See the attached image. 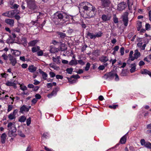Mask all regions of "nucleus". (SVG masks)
<instances>
[{
    "mask_svg": "<svg viewBox=\"0 0 151 151\" xmlns=\"http://www.w3.org/2000/svg\"><path fill=\"white\" fill-rule=\"evenodd\" d=\"M80 7L86 11V18H91L94 17L96 14V9L90 3L85 2L81 3Z\"/></svg>",
    "mask_w": 151,
    "mask_h": 151,
    "instance_id": "nucleus-1",
    "label": "nucleus"
},
{
    "mask_svg": "<svg viewBox=\"0 0 151 151\" xmlns=\"http://www.w3.org/2000/svg\"><path fill=\"white\" fill-rule=\"evenodd\" d=\"M55 16L57 18L60 20H63L64 21L66 22L69 19V16L68 15L64 12H57L55 14Z\"/></svg>",
    "mask_w": 151,
    "mask_h": 151,
    "instance_id": "nucleus-2",
    "label": "nucleus"
},
{
    "mask_svg": "<svg viewBox=\"0 0 151 151\" xmlns=\"http://www.w3.org/2000/svg\"><path fill=\"white\" fill-rule=\"evenodd\" d=\"M19 10L14 9L3 13L2 15L9 18H12L14 17L15 15L19 14Z\"/></svg>",
    "mask_w": 151,
    "mask_h": 151,
    "instance_id": "nucleus-3",
    "label": "nucleus"
},
{
    "mask_svg": "<svg viewBox=\"0 0 151 151\" xmlns=\"http://www.w3.org/2000/svg\"><path fill=\"white\" fill-rule=\"evenodd\" d=\"M27 4V7L30 9L34 10L37 8L35 1L33 0H28Z\"/></svg>",
    "mask_w": 151,
    "mask_h": 151,
    "instance_id": "nucleus-4",
    "label": "nucleus"
},
{
    "mask_svg": "<svg viewBox=\"0 0 151 151\" xmlns=\"http://www.w3.org/2000/svg\"><path fill=\"white\" fill-rule=\"evenodd\" d=\"M101 6L103 8H107L111 4L110 0H100Z\"/></svg>",
    "mask_w": 151,
    "mask_h": 151,
    "instance_id": "nucleus-5",
    "label": "nucleus"
},
{
    "mask_svg": "<svg viewBox=\"0 0 151 151\" xmlns=\"http://www.w3.org/2000/svg\"><path fill=\"white\" fill-rule=\"evenodd\" d=\"M128 13L127 12H124L122 16V21L125 26H127L128 22Z\"/></svg>",
    "mask_w": 151,
    "mask_h": 151,
    "instance_id": "nucleus-6",
    "label": "nucleus"
},
{
    "mask_svg": "<svg viewBox=\"0 0 151 151\" xmlns=\"http://www.w3.org/2000/svg\"><path fill=\"white\" fill-rule=\"evenodd\" d=\"M140 143L142 146H144L146 148L151 149V143L148 142H145L144 139L141 140Z\"/></svg>",
    "mask_w": 151,
    "mask_h": 151,
    "instance_id": "nucleus-7",
    "label": "nucleus"
},
{
    "mask_svg": "<svg viewBox=\"0 0 151 151\" xmlns=\"http://www.w3.org/2000/svg\"><path fill=\"white\" fill-rule=\"evenodd\" d=\"M17 129L16 127H13V129L9 130L8 135L9 137H15L17 134L16 133Z\"/></svg>",
    "mask_w": 151,
    "mask_h": 151,
    "instance_id": "nucleus-8",
    "label": "nucleus"
},
{
    "mask_svg": "<svg viewBox=\"0 0 151 151\" xmlns=\"http://www.w3.org/2000/svg\"><path fill=\"white\" fill-rule=\"evenodd\" d=\"M111 16L109 14H103L101 16V19L104 22H106L109 21L111 18Z\"/></svg>",
    "mask_w": 151,
    "mask_h": 151,
    "instance_id": "nucleus-9",
    "label": "nucleus"
},
{
    "mask_svg": "<svg viewBox=\"0 0 151 151\" xmlns=\"http://www.w3.org/2000/svg\"><path fill=\"white\" fill-rule=\"evenodd\" d=\"M115 73H114L112 72H110L106 73L104 76L106 77V79H108L109 80H111L113 79L115 77Z\"/></svg>",
    "mask_w": 151,
    "mask_h": 151,
    "instance_id": "nucleus-10",
    "label": "nucleus"
},
{
    "mask_svg": "<svg viewBox=\"0 0 151 151\" xmlns=\"http://www.w3.org/2000/svg\"><path fill=\"white\" fill-rule=\"evenodd\" d=\"M8 56L9 57V59L11 61L12 65L13 66H15L17 62L16 59L14 58L13 56L12 55L10 54L8 55Z\"/></svg>",
    "mask_w": 151,
    "mask_h": 151,
    "instance_id": "nucleus-11",
    "label": "nucleus"
},
{
    "mask_svg": "<svg viewBox=\"0 0 151 151\" xmlns=\"http://www.w3.org/2000/svg\"><path fill=\"white\" fill-rule=\"evenodd\" d=\"M126 6L124 3L122 2L118 4L117 9L120 11H122L125 9Z\"/></svg>",
    "mask_w": 151,
    "mask_h": 151,
    "instance_id": "nucleus-12",
    "label": "nucleus"
},
{
    "mask_svg": "<svg viewBox=\"0 0 151 151\" xmlns=\"http://www.w3.org/2000/svg\"><path fill=\"white\" fill-rule=\"evenodd\" d=\"M29 108L27 107L25 105H23L20 109L19 112L22 113H24L25 112L28 111Z\"/></svg>",
    "mask_w": 151,
    "mask_h": 151,
    "instance_id": "nucleus-13",
    "label": "nucleus"
},
{
    "mask_svg": "<svg viewBox=\"0 0 151 151\" xmlns=\"http://www.w3.org/2000/svg\"><path fill=\"white\" fill-rule=\"evenodd\" d=\"M58 90V88H55L53 90L52 92L48 94L47 95V96L49 98H51L53 96L56 95Z\"/></svg>",
    "mask_w": 151,
    "mask_h": 151,
    "instance_id": "nucleus-14",
    "label": "nucleus"
},
{
    "mask_svg": "<svg viewBox=\"0 0 151 151\" xmlns=\"http://www.w3.org/2000/svg\"><path fill=\"white\" fill-rule=\"evenodd\" d=\"M5 22L9 24L11 27H12L14 26V21L13 19H6L5 20Z\"/></svg>",
    "mask_w": 151,
    "mask_h": 151,
    "instance_id": "nucleus-15",
    "label": "nucleus"
},
{
    "mask_svg": "<svg viewBox=\"0 0 151 151\" xmlns=\"http://www.w3.org/2000/svg\"><path fill=\"white\" fill-rule=\"evenodd\" d=\"M39 72L42 75L43 79L44 80H46L48 76L47 74L43 71L41 69H39Z\"/></svg>",
    "mask_w": 151,
    "mask_h": 151,
    "instance_id": "nucleus-16",
    "label": "nucleus"
},
{
    "mask_svg": "<svg viewBox=\"0 0 151 151\" xmlns=\"http://www.w3.org/2000/svg\"><path fill=\"white\" fill-rule=\"evenodd\" d=\"M11 51L13 55L17 56H19L21 53V52L18 50H14L11 49Z\"/></svg>",
    "mask_w": 151,
    "mask_h": 151,
    "instance_id": "nucleus-17",
    "label": "nucleus"
},
{
    "mask_svg": "<svg viewBox=\"0 0 151 151\" xmlns=\"http://www.w3.org/2000/svg\"><path fill=\"white\" fill-rule=\"evenodd\" d=\"M99 60L102 62L104 63L106 62L109 60L108 58L105 56L103 55L99 58Z\"/></svg>",
    "mask_w": 151,
    "mask_h": 151,
    "instance_id": "nucleus-18",
    "label": "nucleus"
},
{
    "mask_svg": "<svg viewBox=\"0 0 151 151\" xmlns=\"http://www.w3.org/2000/svg\"><path fill=\"white\" fill-rule=\"evenodd\" d=\"M28 69L30 72L34 73L36 71L37 68L34 65H32L29 66Z\"/></svg>",
    "mask_w": 151,
    "mask_h": 151,
    "instance_id": "nucleus-19",
    "label": "nucleus"
},
{
    "mask_svg": "<svg viewBox=\"0 0 151 151\" xmlns=\"http://www.w3.org/2000/svg\"><path fill=\"white\" fill-rule=\"evenodd\" d=\"M6 136V135L5 133H4L1 134V142L2 143L4 144L5 142Z\"/></svg>",
    "mask_w": 151,
    "mask_h": 151,
    "instance_id": "nucleus-20",
    "label": "nucleus"
},
{
    "mask_svg": "<svg viewBox=\"0 0 151 151\" xmlns=\"http://www.w3.org/2000/svg\"><path fill=\"white\" fill-rule=\"evenodd\" d=\"M57 34L59 36V37L61 39H64L66 36V34L62 32H57Z\"/></svg>",
    "mask_w": 151,
    "mask_h": 151,
    "instance_id": "nucleus-21",
    "label": "nucleus"
},
{
    "mask_svg": "<svg viewBox=\"0 0 151 151\" xmlns=\"http://www.w3.org/2000/svg\"><path fill=\"white\" fill-rule=\"evenodd\" d=\"M127 132L126 134L123 136L120 139V142L121 144H124L125 143L126 141L127 136L126 135L128 134Z\"/></svg>",
    "mask_w": 151,
    "mask_h": 151,
    "instance_id": "nucleus-22",
    "label": "nucleus"
},
{
    "mask_svg": "<svg viewBox=\"0 0 151 151\" xmlns=\"http://www.w3.org/2000/svg\"><path fill=\"white\" fill-rule=\"evenodd\" d=\"M87 35L91 39H95L96 38L95 34L88 32L87 33Z\"/></svg>",
    "mask_w": 151,
    "mask_h": 151,
    "instance_id": "nucleus-23",
    "label": "nucleus"
},
{
    "mask_svg": "<svg viewBox=\"0 0 151 151\" xmlns=\"http://www.w3.org/2000/svg\"><path fill=\"white\" fill-rule=\"evenodd\" d=\"M131 69L130 71L131 73H133L135 71L136 65L135 63L132 64L131 65Z\"/></svg>",
    "mask_w": 151,
    "mask_h": 151,
    "instance_id": "nucleus-24",
    "label": "nucleus"
},
{
    "mask_svg": "<svg viewBox=\"0 0 151 151\" xmlns=\"http://www.w3.org/2000/svg\"><path fill=\"white\" fill-rule=\"evenodd\" d=\"M52 58L53 61L57 64L59 63L60 62V56H57L56 58L54 57H53Z\"/></svg>",
    "mask_w": 151,
    "mask_h": 151,
    "instance_id": "nucleus-25",
    "label": "nucleus"
},
{
    "mask_svg": "<svg viewBox=\"0 0 151 151\" xmlns=\"http://www.w3.org/2000/svg\"><path fill=\"white\" fill-rule=\"evenodd\" d=\"M6 85L8 86H13L16 87V84L14 82L12 81H8L6 83Z\"/></svg>",
    "mask_w": 151,
    "mask_h": 151,
    "instance_id": "nucleus-26",
    "label": "nucleus"
},
{
    "mask_svg": "<svg viewBox=\"0 0 151 151\" xmlns=\"http://www.w3.org/2000/svg\"><path fill=\"white\" fill-rule=\"evenodd\" d=\"M38 41L36 40H32L30 41L28 43L29 45L30 46H34L37 42Z\"/></svg>",
    "mask_w": 151,
    "mask_h": 151,
    "instance_id": "nucleus-27",
    "label": "nucleus"
},
{
    "mask_svg": "<svg viewBox=\"0 0 151 151\" xmlns=\"http://www.w3.org/2000/svg\"><path fill=\"white\" fill-rule=\"evenodd\" d=\"M100 54V51L99 50H96L93 51L92 54L96 57L99 56Z\"/></svg>",
    "mask_w": 151,
    "mask_h": 151,
    "instance_id": "nucleus-28",
    "label": "nucleus"
},
{
    "mask_svg": "<svg viewBox=\"0 0 151 151\" xmlns=\"http://www.w3.org/2000/svg\"><path fill=\"white\" fill-rule=\"evenodd\" d=\"M77 60H71L69 63V64L70 65H76L77 64Z\"/></svg>",
    "mask_w": 151,
    "mask_h": 151,
    "instance_id": "nucleus-29",
    "label": "nucleus"
},
{
    "mask_svg": "<svg viewBox=\"0 0 151 151\" xmlns=\"http://www.w3.org/2000/svg\"><path fill=\"white\" fill-rule=\"evenodd\" d=\"M13 127H16L15 126L13 125V123L12 122L9 123L7 125V127L8 130H10L13 129Z\"/></svg>",
    "mask_w": 151,
    "mask_h": 151,
    "instance_id": "nucleus-30",
    "label": "nucleus"
},
{
    "mask_svg": "<svg viewBox=\"0 0 151 151\" xmlns=\"http://www.w3.org/2000/svg\"><path fill=\"white\" fill-rule=\"evenodd\" d=\"M133 53V51H130L129 55V60H131V61H133L134 60V57L132 56Z\"/></svg>",
    "mask_w": 151,
    "mask_h": 151,
    "instance_id": "nucleus-31",
    "label": "nucleus"
},
{
    "mask_svg": "<svg viewBox=\"0 0 151 151\" xmlns=\"http://www.w3.org/2000/svg\"><path fill=\"white\" fill-rule=\"evenodd\" d=\"M15 116V114L11 113L8 116V117L9 119L12 120L15 119L16 117Z\"/></svg>",
    "mask_w": 151,
    "mask_h": 151,
    "instance_id": "nucleus-32",
    "label": "nucleus"
},
{
    "mask_svg": "<svg viewBox=\"0 0 151 151\" xmlns=\"http://www.w3.org/2000/svg\"><path fill=\"white\" fill-rule=\"evenodd\" d=\"M40 50V47L39 46L37 47H34L32 49V52H36Z\"/></svg>",
    "mask_w": 151,
    "mask_h": 151,
    "instance_id": "nucleus-33",
    "label": "nucleus"
},
{
    "mask_svg": "<svg viewBox=\"0 0 151 151\" xmlns=\"http://www.w3.org/2000/svg\"><path fill=\"white\" fill-rule=\"evenodd\" d=\"M143 74H147L151 77V72H150L147 69H144L142 73Z\"/></svg>",
    "mask_w": 151,
    "mask_h": 151,
    "instance_id": "nucleus-34",
    "label": "nucleus"
},
{
    "mask_svg": "<svg viewBox=\"0 0 151 151\" xmlns=\"http://www.w3.org/2000/svg\"><path fill=\"white\" fill-rule=\"evenodd\" d=\"M26 120V118L24 116H22L20 117L19 119V121L21 122H24Z\"/></svg>",
    "mask_w": 151,
    "mask_h": 151,
    "instance_id": "nucleus-35",
    "label": "nucleus"
},
{
    "mask_svg": "<svg viewBox=\"0 0 151 151\" xmlns=\"http://www.w3.org/2000/svg\"><path fill=\"white\" fill-rule=\"evenodd\" d=\"M102 34L103 33L101 32H99L97 33H96L95 34L96 38V37H101L102 36Z\"/></svg>",
    "mask_w": 151,
    "mask_h": 151,
    "instance_id": "nucleus-36",
    "label": "nucleus"
},
{
    "mask_svg": "<svg viewBox=\"0 0 151 151\" xmlns=\"http://www.w3.org/2000/svg\"><path fill=\"white\" fill-rule=\"evenodd\" d=\"M66 71L68 74H71L73 71V68H68L66 70Z\"/></svg>",
    "mask_w": 151,
    "mask_h": 151,
    "instance_id": "nucleus-37",
    "label": "nucleus"
},
{
    "mask_svg": "<svg viewBox=\"0 0 151 151\" xmlns=\"http://www.w3.org/2000/svg\"><path fill=\"white\" fill-rule=\"evenodd\" d=\"M50 51L52 53H55L58 52L57 49H55L54 47H53L50 48Z\"/></svg>",
    "mask_w": 151,
    "mask_h": 151,
    "instance_id": "nucleus-38",
    "label": "nucleus"
},
{
    "mask_svg": "<svg viewBox=\"0 0 151 151\" xmlns=\"http://www.w3.org/2000/svg\"><path fill=\"white\" fill-rule=\"evenodd\" d=\"M18 134L20 137H25V135L22 132V131L20 130H19L18 131Z\"/></svg>",
    "mask_w": 151,
    "mask_h": 151,
    "instance_id": "nucleus-39",
    "label": "nucleus"
},
{
    "mask_svg": "<svg viewBox=\"0 0 151 151\" xmlns=\"http://www.w3.org/2000/svg\"><path fill=\"white\" fill-rule=\"evenodd\" d=\"M113 19L114 22L115 23H117L118 22V18L116 17V15L113 17Z\"/></svg>",
    "mask_w": 151,
    "mask_h": 151,
    "instance_id": "nucleus-40",
    "label": "nucleus"
},
{
    "mask_svg": "<svg viewBox=\"0 0 151 151\" xmlns=\"http://www.w3.org/2000/svg\"><path fill=\"white\" fill-rule=\"evenodd\" d=\"M20 89L23 91L26 90L27 89V87L25 86H23L21 85H20Z\"/></svg>",
    "mask_w": 151,
    "mask_h": 151,
    "instance_id": "nucleus-41",
    "label": "nucleus"
},
{
    "mask_svg": "<svg viewBox=\"0 0 151 151\" xmlns=\"http://www.w3.org/2000/svg\"><path fill=\"white\" fill-rule=\"evenodd\" d=\"M90 64L89 63H87L86 67L85 68V70L86 71H88L89 70L90 67Z\"/></svg>",
    "mask_w": 151,
    "mask_h": 151,
    "instance_id": "nucleus-42",
    "label": "nucleus"
},
{
    "mask_svg": "<svg viewBox=\"0 0 151 151\" xmlns=\"http://www.w3.org/2000/svg\"><path fill=\"white\" fill-rule=\"evenodd\" d=\"M80 77L78 75H73L71 76L70 77V78H74L75 79H77L80 78Z\"/></svg>",
    "mask_w": 151,
    "mask_h": 151,
    "instance_id": "nucleus-43",
    "label": "nucleus"
},
{
    "mask_svg": "<svg viewBox=\"0 0 151 151\" xmlns=\"http://www.w3.org/2000/svg\"><path fill=\"white\" fill-rule=\"evenodd\" d=\"M1 56L3 58V59L5 60H8V57H9L8 56V55L7 56L6 54L5 53L3 54Z\"/></svg>",
    "mask_w": 151,
    "mask_h": 151,
    "instance_id": "nucleus-44",
    "label": "nucleus"
},
{
    "mask_svg": "<svg viewBox=\"0 0 151 151\" xmlns=\"http://www.w3.org/2000/svg\"><path fill=\"white\" fill-rule=\"evenodd\" d=\"M26 122L27 126H29L31 122V119L30 117H29L27 119Z\"/></svg>",
    "mask_w": 151,
    "mask_h": 151,
    "instance_id": "nucleus-45",
    "label": "nucleus"
},
{
    "mask_svg": "<svg viewBox=\"0 0 151 151\" xmlns=\"http://www.w3.org/2000/svg\"><path fill=\"white\" fill-rule=\"evenodd\" d=\"M140 55V53H139V55L137 53H134V60L136 59H137L139 57Z\"/></svg>",
    "mask_w": 151,
    "mask_h": 151,
    "instance_id": "nucleus-46",
    "label": "nucleus"
},
{
    "mask_svg": "<svg viewBox=\"0 0 151 151\" xmlns=\"http://www.w3.org/2000/svg\"><path fill=\"white\" fill-rule=\"evenodd\" d=\"M124 48L123 47H122L120 50V52L121 53V55H123L124 53Z\"/></svg>",
    "mask_w": 151,
    "mask_h": 151,
    "instance_id": "nucleus-47",
    "label": "nucleus"
},
{
    "mask_svg": "<svg viewBox=\"0 0 151 151\" xmlns=\"http://www.w3.org/2000/svg\"><path fill=\"white\" fill-rule=\"evenodd\" d=\"M145 29L146 30H149L150 29V26L149 24L146 23V24Z\"/></svg>",
    "mask_w": 151,
    "mask_h": 151,
    "instance_id": "nucleus-48",
    "label": "nucleus"
},
{
    "mask_svg": "<svg viewBox=\"0 0 151 151\" xmlns=\"http://www.w3.org/2000/svg\"><path fill=\"white\" fill-rule=\"evenodd\" d=\"M19 6V5L17 4H13V5H12V7L11 8L12 9H17Z\"/></svg>",
    "mask_w": 151,
    "mask_h": 151,
    "instance_id": "nucleus-49",
    "label": "nucleus"
},
{
    "mask_svg": "<svg viewBox=\"0 0 151 151\" xmlns=\"http://www.w3.org/2000/svg\"><path fill=\"white\" fill-rule=\"evenodd\" d=\"M13 106L11 105H9L8 106L7 111L9 112L13 108Z\"/></svg>",
    "mask_w": 151,
    "mask_h": 151,
    "instance_id": "nucleus-50",
    "label": "nucleus"
},
{
    "mask_svg": "<svg viewBox=\"0 0 151 151\" xmlns=\"http://www.w3.org/2000/svg\"><path fill=\"white\" fill-rule=\"evenodd\" d=\"M127 75V72L125 70H123L121 73V76H125Z\"/></svg>",
    "mask_w": 151,
    "mask_h": 151,
    "instance_id": "nucleus-51",
    "label": "nucleus"
},
{
    "mask_svg": "<svg viewBox=\"0 0 151 151\" xmlns=\"http://www.w3.org/2000/svg\"><path fill=\"white\" fill-rule=\"evenodd\" d=\"M50 66L51 67L55 69H57V68H58L54 65V63L50 64Z\"/></svg>",
    "mask_w": 151,
    "mask_h": 151,
    "instance_id": "nucleus-52",
    "label": "nucleus"
},
{
    "mask_svg": "<svg viewBox=\"0 0 151 151\" xmlns=\"http://www.w3.org/2000/svg\"><path fill=\"white\" fill-rule=\"evenodd\" d=\"M37 55L38 56H41L43 55V52L42 50H40L37 52Z\"/></svg>",
    "mask_w": 151,
    "mask_h": 151,
    "instance_id": "nucleus-53",
    "label": "nucleus"
},
{
    "mask_svg": "<svg viewBox=\"0 0 151 151\" xmlns=\"http://www.w3.org/2000/svg\"><path fill=\"white\" fill-rule=\"evenodd\" d=\"M87 47V46L86 45H84L82 47L81 50L82 52H83L85 50L86 48Z\"/></svg>",
    "mask_w": 151,
    "mask_h": 151,
    "instance_id": "nucleus-54",
    "label": "nucleus"
},
{
    "mask_svg": "<svg viewBox=\"0 0 151 151\" xmlns=\"http://www.w3.org/2000/svg\"><path fill=\"white\" fill-rule=\"evenodd\" d=\"M118 105H114L113 106L109 105V107L110 109H115L117 106H118Z\"/></svg>",
    "mask_w": 151,
    "mask_h": 151,
    "instance_id": "nucleus-55",
    "label": "nucleus"
},
{
    "mask_svg": "<svg viewBox=\"0 0 151 151\" xmlns=\"http://www.w3.org/2000/svg\"><path fill=\"white\" fill-rule=\"evenodd\" d=\"M50 77L52 78L54 77L55 76V74L53 72H50L49 73Z\"/></svg>",
    "mask_w": 151,
    "mask_h": 151,
    "instance_id": "nucleus-56",
    "label": "nucleus"
},
{
    "mask_svg": "<svg viewBox=\"0 0 151 151\" xmlns=\"http://www.w3.org/2000/svg\"><path fill=\"white\" fill-rule=\"evenodd\" d=\"M56 78L57 79H62L63 78V77L62 75H57L56 76Z\"/></svg>",
    "mask_w": 151,
    "mask_h": 151,
    "instance_id": "nucleus-57",
    "label": "nucleus"
},
{
    "mask_svg": "<svg viewBox=\"0 0 151 151\" xmlns=\"http://www.w3.org/2000/svg\"><path fill=\"white\" fill-rule=\"evenodd\" d=\"M68 80L69 82L71 83H73L76 82L75 80H71V78H68Z\"/></svg>",
    "mask_w": 151,
    "mask_h": 151,
    "instance_id": "nucleus-58",
    "label": "nucleus"
},
{
    "mask_svg": "<svg viewBox=\"0 0 151 151\" xmlns=\"http://www.w3.org/2000/svg\"><path fill=\"white\" fill-rule=\"evenodd\" d=\"M145 64L144 62L142 60L140 61L139 63V65L140 66H142Z\"/></svg>",
    "mask_w": 151,
    "mask_h": 151,
    "instance_id": "nucleus-59",
    "label": "nucleus"
},
{
    "mask_svg": "<svg viewBox=\"0 0 151 151\" xmlns=\"http://www.w3.org/2000/svg\"><path fill=\"white\" fill-rule=\"evenodd\" d=\"M35 97L37 99H40L41 98V96L38 94H36L35 95Z\"/></svg>",
    "mask_w": 151,
    "mask_h": 151,
    "instance_id": "nucleus-60",
    "label": "nucleus"
},
{
    "mask_svg": "<svg viewBox=\"0 0 151 151\" xmlns=\"http://www.w3.org/2000/svg\"><path fill=\"white\" fill-rule=\"evenodd\" d=\"M20 29L18 28H16L14 29V32H15L19 33L20 32Z\"/></svg>",
    "mask_w": 151,
    "mask_h": 151,
    "instance_id": "nucleus-61",
    "label": "nucleus"
},
{
    "mask_svg": "<svg viewBox=\"0 0 151 151\" xmlns=\"http://www.w3.org/2000/svg\"><path fill=\"white\" fill-rule=\"evenodd\" d=\"M105 68V66L104 65H100L99 66L98 68V69L100 70H103Z\"/></svg>",
    "mask_w": 151,
    "mask_h": 151,
    "instance_id": "nucleus-62",
    "label": "nucleus"
},
{
    "mask_svg": "<svg viewBox=\"0 0 151 151\" xmlns=\"http://www.w3.org/2000/svg\"><path fill=\"white\" fill-rule=\"evenodd\" d=\"M115 79L116 81H118L119 80V76L118 75H117V74L116 73H115Z\"/></svg>",
    "mask_w": 151,
    "mask_h": 151,
    "instance_id": "nucleus-63",
    "label": "nucleus"
},
{
    "mask_svg": "<svg viewBox=\"0 0 151 151\" xmlns=\"http://www.w3.org/2000/svg\"><path fill=\"white\" fill-rule=\"evenodd\" d=\"M78 63L81 65H83L84 64V63L83 61L82 60H78Z\"/></svg>",
    "mask_w": 151,
    "mask_h": 151,
    "instance_id": "nucleus-64",
    "label": "nucleus"
}]
</instances>
